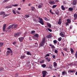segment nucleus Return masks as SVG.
<instances>
[{
    "instance_id": "nucleus-1",
    "label": "nucleus",
    "mask_w": 77,
    "mask_h": 77,
    "mask_svg": "<svg viewBox=\"0 0 77 77\" xmlns=\"http://www.w3.org/2000/svg\"><path fill=\"white\" fill-rule=\"evenodd\" d=\"M45 38L44 37L42 39V42L40 43V45L41 46H44V44L45 43Z\"/></svg>"
},
{
    "instance_id": "nucleus-2",
    "label": "nucleus",
    "mask_w": 77,
    "mask_h": 77,
    "mask_svg": "<svg viewBox=\"0 0 77 77\" xmlns=\"http://www.w3.org/2000/svg\"><path fill=\"white\" fill-rule=\"evenodd\" d=\"M38 20H39V21H38V22L40 23L42 25H44V20L42 19V18H40V17H38Z\"/></svg>"
},
{
    "instance_id": "nucleus-3",
    "label": "nucleus",
    "mask_w": 77,
    "mask_h": 77,
    "mask_svg": "<svg viewBox=\"0 0 77 77\" xmlns=\"http://www.w3.org/2000/svg\"><path fill=\"white\" fill-rule=\"evenodd\" d=\"M21 32H18V33H16L14 34V36L15 38H17L19 36H20L21 35Z\"/></svg>"
},
{
    "instance_id": "nucleus-4",
    "label": "nucleus",
    "mask_w": 77,
    "mask_h": 77,
    "mask_svg": "<svg viewBox=\"0 0 77 77\" xmlns=\"http://www.w3.org/2000/svg\"><path fill=\"white\" fill-rule=\"evenodd\" d=\"M49 45V46H50V47H51L52 48V51H53V52H54V49L56 48L54 46V45H52L51 44H50Z\"/></svg>"
},
{
    "instance_id": "nucleus-5",
    "label": "nucleus",
    "mask_w": 77,
    "mask_h": 77,
    "mask_svg": "<svg viewBox=\"0 0 77 77\" xmlns=\"http://www.w3.org/2000/svg\"><path fill=\"white\" fill-rule=\"evenodd\" d=\"M42 74L43 75L42 77H45L46 75H47V71L44 70L42 72Z\"/></svg>"
},
{
    "instance_id": "nucleus-6",
    "label": "nucleus",
    "mask_w": 77,
    "mask_h": 77,
    "mask_svg": "<svg viewBox=\"0 0 77 77\" xmlns=\"http://www.w3.org/2000/svg\"><path fill=\"white\" fill-rule=\"evenodd\" d=\"M24 39V37H21L19 38V40L20 42H23Z\"/></svg>"
},
{
    "instance_id": "nucleus-7",
    "label": "nucleus",
    "mask_w": 77,
    "mask_h": 77,
    "mask_svg": "<svg viewBox=\"0 0 77 77\" xmlns=\"http://www.w3.org/2000/svg\"><path fill=\"white\" fill-rule=\"evenodd\" d=\"M77 3V0H73L72 2V4L73 5H76Z\"/></svg>"
},
{
    "instance_id": "nucleus-8",
    "label": "nucleus",
    "mask_w": 77,
    "mask_h": 77,
    "mask_svg": "<svg viewBox=\"0 0 77 77\" xmlns=\"http://www.w3.org/2000/svg\"><path fill=\"white\" fill-rule=\"evenodd\" d=\"M14 25H10L7 28V29H14Z\"/></svg>"
},
{
    "instance_id": "nucleus-9",
    "label": "nucleus",
    "mask_w": 77,
    "mask_h": 77,
    "mask_svg": "<svg viewBox=\"0 0 77 77\" xmlns=\"http://www.w3.org/2000/svg\"><path fill=\"white\" fill-rule=\"evenodd\" d=\"M49 3L50 5H55V4H56L55 2L52 1H49Z\"/></svg>"
},
{
    "instance_id": "nucleus-10",
    "label": "nucleus",
    "mask_w": 77,
    "mask_h": 77,
    "mask_svg": "<svg viewBox=\"0 0 77 77\" xmlns=\"http://www.w3.org/2000/svg\"><path fill=\"white\" fill-rule=\"evenodd\" d=\"M43 6V4L41 3L40 4L38 5V8H42Z\"/></svg>"
},
{
    "instance_id": "nucleus-11",
    "label": "nucleus",
    "mask_w": 77,
    "mask_h": 77,
    "mask_svg": "<svg viewBox=\"0 0 77 77\" xmlns=\"http://www.w3.org/2000/svg\"><path fill=\"white\" fill-rule=\"evenodd\" d=\"M60 36H61L63 38L65 37V35H63V32H61V33H60Z\"/></svg>"
},
{
    "instance_id": "nucleus-12",
    "label": "nucleus",
    "mask_w": 77,
    "mask_h": 77,
    "mask_svg": "<svg viewBox=\"0 0 77 77\" xmlns=\"http://www.w3.org/2000/svg\"><path fill=\"white\" fill-rule=\"evenodd\" d=\"M11 53V51H7L6 52V56H9L10 54Z\"/></svg>"
},
{
    "instance_id": "nucleus-13",
    "label": "nucleus",
    "mask_w": 77,
    "mask_h": 77,
    "mask_svg": "<svg viewBox=\"0 0 77 77\" xmlns=\"http://www.w3.org/2000/svg\"><path fill=\"white\" fill-rule=\"evenodd\" d=\"M73 17L74 18V20H76L77 18V14H76V13H75L73 15Z\"/></svg>"
},
{
    "instance_id": "nucleus-14",
    "label": "nucleus",
    "mask_w": 77,
    "mask_h": 77,
    "mask_svg": "<svg viewBox=\"0 0 77 77\" xmlns=\"http://www.w3.org/2000/svg\"><path fill=\"white\" fill-rule=\"evenodd\" d=\"M75 71V70H69V71H68V72H70V73H73V72H74Z\"/></svg>"
},
{
    "instance_id": "nucleus-15",
    "label": "nucleus",
    "mask_w": 77,
    "mask_h": 77,
    "mask_svg": "<svg viewBox=\"0 0 77 77\" xmlns=\"http://www.w3.org/2000/svg\"><path fill=\"white\" fill-rule=\"evenodd\" d=\"M46 60L48 62H50L51 59L50 57H47L46 58Z\"/></svg>"
},
{
    "instance_id": "nucleus-16",
    "label": "nucleus",
    "mask_w": 77,
    "mask_h": 77,
    "mask_svg": "<svg viewBox=\"0 0 77 77\" xmlns=\"http://www.w3.org/2000/svg\"><path fill=\"white\" fill-rule=\"evenodd\" d=\"M47 25L49 28H51V25L50 23H47Z\"/></svg>"
},
{
    "instance_id": "nucleus-17",
    "label": "nucleus",
    "mask_w": 77,
    "mask_h": 77,
    "mask_svg": "<svg viewBox=\"0 0 77 77\" xmlns=\"http://www.w3.org/2000/svg\"><path fill=\"white\" fill-rule=\"evenodd\" d=\"M3 14L4 15V16H3V17H5V12H2L0 14V15H2Z\"/></svg>"
},
{
    "instance_id": "nucleus-18",
    "label": "nucleus",
    "mask_w": 77,
    "mask_h": 77,
    "mask_svg": "<svg viewBox=\"0 0 77 77\" xmlns=\"http://www.w3.org/2000/svg\"><path fill=\"white\" fill-rule=\"evenodd\" d=\"M25 57L26 56H25V55L21 56L20 57V59H23L25 58Z\"/></svg>"
},
{
    "instance_id": "nucleus-19",
    "label": "nucleus",
    "mask_w": 77,
    "mask_h": 77,
    "mask_svg": "<svg viewBox=\"0 0 77 77\" xmlns=\"http://www.w3.org/2000/svg\"><path fill=\"white\" fill-rule=\"evenodd\" d=\"M31 9L32 11H35V8L33 7H31Z\"/></svg>"
},
{
    "instance_id": "nucleus-20",
    "label": "nucleus",
    "mask_w": 77,
    "mask_h": 77,
    "mask_svg": "<svg viewBox=\"0 0 77 77\" xmlns=\"http://www.w3.org/2000/svg\"><path fill=\"white\" fill-rule=\"evenodd\" d=\"M61 8L62 10H63V11H65V8L64 7V6H63V5L61 6Z\"/></svg>"
},
{
    "instance_id": "nucleus-21",
    "label": "nucleus",
    "mask_w": 77,
    "mask_h": 77,
    "mask_svg": "<svg viewBox=\"0 0 77 77\" xmlns=\"http://www.w3.org/2000/svg\"><path fill=\"white\" fill-rule=\"evenodd\" d=\"M57 64L56 62H54V67H56L57 66Z\"/></svg>"
},
{
    "instance_id": "nucleus-22",
    "label": "nucleus",
    "mask_w": 77,
    "mask_h": 77,
    "mask_svg": "<svg viewBox=\"0 0 77 77\" xmlns=\"http://www.w3.org/2000/svg\"><path fill=\"white\" fill-rule=\"evenodd\" d=\"M30 17V15L29 14H26L25 15V18H29Z\"/></svg>"
},
{
    "instance_id": "nucleus-23",
    "label": "nucleus",
    "mask_w": 77,
    "mask_h": 77,
    "mask_svg": "<svg viewBox=\"0 0 77 77\" xmlns=\"http://www.w3.org/2000/svg\"><path fill=\"white\" fill-rule=\"evenodd\" d=\"M65 74H67V73L66 72V71H64L63 72H62V75H65Z\"/></svg>"
},
{
    "instance_id": "nucleus-24",
    "label": "nucleus",
    "mask_w": 77,
    "mask_h": 77,
    "mask_svg": "<svg viewBox=\"0 0 77 77\" xmlns=\"http://www.w3.org/2000/svg\"><path fill=\"white\" fill-rule=\"evenodd\" d=\"M47 38L48 39L49 38H51V35H49L46 36Z\"/></svg>"
},
{
    "instance_id": "nucleus-25",
    "label": "nucleus",
    "mask_w": 77,
    "mask_h": 77,
    "mask_svg": "<svg viewBox=\"0 0 77 77\" xmlns=\"http://www.w3.org/2000/svg\"><path fill=\"white\" fill-rule=\"evenodd\" d=\"M55 12L56 14L57 15H59V11L58 10H57V11H55Z\"/></svg>"
},
{
    "instance_id": "nucleus-26",
    "label": "nucleus",
    "mask_w": 77,
    "mask_h": 77,
    "mask_svg": "<svg viewBox=\"0 0 77 77\" xmlns=\"http://www.w3.org/2000/svg\"><path fill=\"white\" fill-rule=\"evenodd\" d=\"M67 22L69 23V24H70V23H71V20H70L69 19H67Z\"/></svg>"
},
{
    "instance_id": "nucleus-27",
    "label": "nucleus",
    "mask_w": 77,
    "mask_h": 77,
    "mask_svg": "<svg viewBox=\"0 0 77 77\" xmlns=\"http://www.w3.org/2000/svg\"><path fill=\"white\" fill-rule=\"evenodd\" d=\"M42 66L44 68H45L46 67V65L45 64H42Z\"/></svg>"
},
{
    "instance_id": "nucleus-28",
    "label": "nucleus",
    "mask_w": 77,
    "mask_h": 77,
    "mask_svg": "<svg viewBox=\"0 0 77 77\" xmlns=\"http://www.w3.org/2000/svg\"><path fill=\"white\" fill-rule=\"evenodd\" d=\"M27 55H29V56H32V54L30 53V52H28L26 53Z\"/></svg>"
},
{
    "instance_id": "nucleus-29",
    "label": "nucleus",
    "mask_w": 77,
    "mask_h": 77,
    "mask_svg": "<svg viewBox=\"0 0 77 77\" xmlns=\"http://www.w3.org/2000/svg\"><path fill=\"white\" fill-rule=\"evenodd\" d=\"M53 42L54 44H57V40H54Z\"/></svg>"
},
{
    "instance_id": "nucleus-30",
    "label": "nucleus",
    "mask_w": 77,
    "mask_h": 77,
    "mask_svg": "<svg viewBox=\"0 0 77 77\" xmlns=\"http://www.w3.org/2000/svg\"><path fill=\"white\" fill-rule=\"evenodd\" d=\"M69 10L70 11H72L73 10V8H69Z\"/></svg>"
},
{
    "instance_id": "nucleus-31",
    "label": "nucleus",
    "mask_w": 77,
    "mask_h": 77,
    "mask_svg": "<svg viewBox=\"0 0 77 77\" xmlns=\"http://www.w3.org/2000/svg\"><path fill=\"white\" fill-rule=\"evenodd\" d=\"M4 70V69L3 67H1L0 68V71H1V72L3 71V70Z\"/></svg>"
},
{
    "instance_id": "nucleus-32",
    "label": "nucleus",
    "mask_w": 77,
    "mask_h": 77,
    "mask_svg": "<svg viewBox=\"0 0 77 77\" xmlns=\"http://www.w3.org/2000/svg\"><path fill=\"white\" fill-rule=\"evenodd\" d=\"M54 52L55 53H56V54H57L58 53V51L56 50H55Z\"/></svg>"
},
{
    "instance_id": "nucleus-33",
    "label": "nucleus",
    "mask_w": 77,
    "mask_h": 77,
    "mask_svg": "<svg viewBox=\"0 0 77 77\" xmlns=\"http://www.w3.org/2000/svg\"><path fill=\"white\" fill-rule=\"evenodd\" d=\"M39 35L38 34H36L34 35V36H35V37H37V38H38Z\"/></svg>"
},
{
    "instance_id": "nucleus-34",
    "label": "nucleus",
    "mask_w": 77,
    "mask_h": 77,
    "mask_svg": "<svg viewBox=\"0 0 77 77\" xmlns=\"http://www.w3.org/2000/svg\"><path fill=\"white\" fill-rule=\"evenodd\" d=\"M17 27H18V26H17V25H14V27H13V29H16V28H17Z\"/></svg>"
},
{
    "instance_id": "nucleus-35",
    "label": "nucleus",
    "mask_w": 77,
    "mask_h": 77,
    "mask_svg": "<svg viewBox=\"0 0 77 77\" xmlns=\"http://www.w3.org/2000/svg\"><path fill=\"white\" fill-rule=\"evenodd\" d=\"M40 63H44V60H42V61H40Z\"/></svg>"
},
{
    "instance_id": "nucleus-36",
    "label": "nucleus",
    "mask_w": 77,
    "mask_h": 77,
    "mask_svg": "<svg viewBox=\"0 0 77 77\" xmlns=\"http://www.w3.org/2000/svg\"><path fill=\"white\" fill-rule=\"evenodd\" d=\"M57 6V5H54L52 6V8L53 9H54L55 8H56V7Z\"/></svg>"
},
{
    "instance_id": "nucleus-37",
    "label": "nucleus",
    "mask_w": 77,
    "mask_h": 77,
    "mask_svg": "<svg viewBox=\"0 0 77 77\" xmlns=\"http://www.w3.org/2000/svg\"><path fill=\"white\" fill-rule=\"evenodd\" d=\"M70 50L71 51V53H73L74 52V50L72 48H70Z\"/></svg>"
},
{
    "instance_id": "nucleus-38",
    "label": "nucleus",
    "mask_w": 77,
    "mask_h": 77,
    "mask_svg": "<svg viewBox=\"0 0 77 77\" xmlns=\"http://www.w3.org/2000/svg\"><path fill=\"white\" fill-rule=\"evenodd\" d=\"M3 45V43H0V46L1 47H2Z\"/></svg>"
},
{
    "instance_id": "nucleus-39",
    "label": "nucleus",
    "mask_w": 77,
    "mask_h": 77,
    "mask_svg": "<svg viewBox=\"0 0 77 77\" xmlns=\"http://www.w3.org/2000/svg\"><path fill=\"white\" fill-rule=\"evenodd\" d=\"M63 50L64 51H67L68 50V48H65L63 49Z\"/></svg>"
},
{
    "instance_id": "nucleus-40",
    "label": "nucleus",
    "mask_w": 77,
    "mask_h": 77,
    "mask_svg": "<svg viewBox=\"0 0 77 77\" xmlns=\"http://www.w3.org/2000/svg\"><path fill=\"white\" fill-rule=\"evenodd\" d=\"M47 56H50V54H46L45 57H47Z\"/></svg>"
},
{
    "instance_id": "nucleus-41",
    "label": "nucleus",
    "mask_w": 77,
    "mask_h": 77,
    "mask_svg": "<svg viewBox=\"0 0 77 77\" xmlns=\"http://www.w3.org/2000/svg\"><path fill=\"white\" fill-rule=\"evenodd\" d=\"M44 19L45 21H49V19H47V17H45Z\"/></svg>"
},
{
    "instance_id": "nucleus-42",
    "label": "nucleus",
    "mask_w": 77,
    "mask_h": 77,
    "mask_svg": "<svg viewBox=\"0 0 77 77\" xmlns=\"http://www.w3.org/2000/svg\"><path fill=\"white\" fill-rule=\"evenodd\" d=\"M12 6H14V7H16V6H18V5L15 4V5H13Z\"/></svg>"
},
{
    "instance_id": "nucleus-43",
    "label": "nucleus",
    "mask_w": 77,
    "mask_h": 77,
    "mask_svg": "<svg viewBox=\"0 0 77 77\" xmlns=\"http://www.w3.org/2000/svg\"><path fill=\"white\" fill-rule=\"evenodd\" d=\"M52 11L51 10H50V13H51V14H52L53 15V14H54V13L52 12Z\"/></svg>"
},
{
    "instance_id": "nucleus-44",
    "label": "nucleus",
    "mask_w": 77,
    "mask_h": 77,
    "mask_svg": "<svg viewBox=\"0 0 77 77\" xmlns=\"http://www.w3.org/2000/svg\"><path fill=\"white\" fill-rule=\"evenodd\" d=\"M48 30L49 31V32H52V30L50 28H48Z\"/></svg>"
},
{
    "instance_id": "nucleus-45",
    "label": "nucleus",
    "mask_w": 77,
    "mask_h": 77,
    "mask_svg": "<svg viewBox=\"0 0 77 77\" xmlns=\"http://www.w3.org/2000/svg\"><path fill=\"white\" fill-rule=\"evenodd\" d=\"M12 12L14 14H16V12L14 10H12Z\"/></svg>"
},
{
    "instance_id": "nucleus-46",
    "label": "nucleus",
    "mask_w": 77,
    "mask_h": 77,
    "mask_svg": "<svg viewBox=\"0 0 77 77\" xmlns=\"http://www.w3.org/2000/svg\"><path fill=\"white\" fill-rule=\"evenodd\" d=\"M35 31H34V30H33L32 31H31V34H33V33H35Z\"/></svg>"
},
{
    "instance_id": "nucleus-47",
    "label": "nucleus",
    "mask_w": 77,
    "mask_h": 77,
    "mask_svg": "<svg viewBox=\"0 0 77 77\" xmlns=\"http://www.w3.org/2000/svg\"><path fill=\"white\" fill-rule=\"evenodd\" d=\"M61 40H62V38L60 37L58 38V41H60Z\"/></svg>"
},
{
    "instance_id": "nucleus-48",
    "label": "nucleus",
    "mask_w": 77,
    "mask_h": 77,
    "mask_svg": "<svg viewBox=\"0 0 77 77\" xmlns=\"http://www.w3.org/2000/svg\"><path fill=\"white\" fill-rule=\"evenodd\" d=\"M7 50H10V51H12V50H11V48H7Z\"/></svg>"
},
{
    "instance_id": "nucleus-49",
    "label": "nucleus",
    "mask_w": 77,
    "mask_h": 77,
    "mask_svg": "<svg viewBox=\"0 0 77 77\" xmlns=\"http://www.w3.org/2000/svg\"><path fill=\"white\" fill-rule=\"evenodd\" d=\"M11 53H10L11 56H12V54H13V53H12V51H11Z\"/></svg>"
},
{
    "instance_id": "nucleus-50",
    "label": "nucleus",
    "mask_w": 77,
    "mask_h": 77,
    "mask_svg": "<svg viewBox=\"0 0 77 77\" xmlns=\"http://www.w3.org/2000/svg\"><path fill=\"white\" fill-rule=\"evenodd\" d=\"M6 27H3V31H5V29H6Z\"/></svg>"
},
{
    "instance_id": "nucleus-51",
    "label": "nucleus",
    "mask_w": 77,
    "mask_h": 77,
    "mask_svg": "<svg viewBox=\"0 0 77 77\" xmlns=\"http://www.w3.org/2000/svg\"><path fill=\"white\" fill-rule=\"evenodd\" d=\"M62 23V22H58V24L60 25L61 23Z\"/></svg>"
},
{
    "instance_id": "nucleus-52",
    "label": "nucleus",
    "mask_w": 77,
    "mask_h": 77,
    "mask_svg": "<svg viewBox=\"0 0 77 77\" xmlns=\"http://www.w3.org/2000/svg\"><path fill=\"white\" fill-rule=\"evenodd\" d=\"M69 28L70 29H72V26L71 25L70 26Z\"/></svg>"
},
{
    "instance_id": "nucleus-53",
    "label": "nucleus",
    "mask_w": 77,
    "mask_h": 77,
    "mask_svg": "<svg viewBox=\"0 0 77 77\" xmlns=\"http://www.w3.org/2000/svg\"><path fill=\"white\" fill-rule=\"evenodd\" d=\"M61 20H62V19H61V18H60L58 21V22H61Z\"/></svg>"
},
{
    "instance_id": "nucleus-54",
    "label": "nucleus",
    "mask_w": 77,
    "mask_h": 77,
    "mask_svg": "<svg viewBox=\"0 0 77 77\" xmlns=\"http://www.w3.org/2000/svg\"><path fill=\"white\" fill-rule=\"evenodd\" d=\"M17 14H20V12L18 11H17L16 12Z\"/></svg>"
},
{
    "instance_id": "nucleus-55",
    "label": "nucleus",
    "mask_w": 77,
    "mask_h": 77,
    "mask_svg": "<svg viewBox=\"0 0 77 77\" xmlns=\"http://www.w3.org/2000/svg\"><path fill=\"white\" fill-rule=\"evenodd\" d=\"M12 8V5H10L9 6H8V8Z\"/></svg>"
},
{
    "instance_id": "nucleus-56",
    "label": "nucleus",
    "mask_w": 77,
    "mask_h": 77,
    "mask_svg": "<svg viewBox=\"0 0 77 77\" xmlns=\"http://www.w3.org/2000/svg\"><path fill=\"white\" fill-rule=\"evenodd\" d=\"M69 23H68V22H66V26H68V24Z\"/></svg>"
},
{
    "instance_id": "nucleus-57",
    "label": "nucleus",
    "mask_w": 77,
    "mask_h": 77,
    "mask_svg": "<svg viewBox=\"0 0 77 77\" xmlns=\"http://www.w3.org/2000/svg\"><path fill=\"white\" fill-rule=\"evenodd\" d=\"M55 2H59V1L58 0H55Z\"/></svg>"
},
{
    "instance_id": "nucleus-58",
    "label": "nucleus",
    "mask_w": 77,
    "mask_h": 77,
    "mask_svg": "<svg viewBox=\"0 0 77 77\" xmlns=\"http://www.w3.org/2000/svg\"><path fill=\"white\" fill-rule=\"evenodd\" d=\"M6 24H5L4 25L3 27H6Z\"/></svg>"
},
{
    "instance_id": "nucleus-59",
    "label": "nucleus",
    "mask_w": 77,
    "mask_h": 77,
    "mask_svg": "<svg viewBox=\"0 0 77 77\" xmlns=\"http://www.w3.org/2000/svg\"><path fill=\"white\" fill-rule=\"evenodd\" d=\"M8 2V1H7V0H5L3 1V2H4V3H6V2Z\"/></svg>"
},
{
    "instance_id": "nucleus-60",
    "label": "nucleus",
    "mask_w": 77,
    "mask_h": 77,
    "mask_svg": "<svg viewBox=\"0 0 77 77\" xmlns=\"http://www.w3.org/2000/svg\"><path fill=\"white\" fill-rule=\"evenodd\" d=\"M52 57H53V59H55V55H54L52 56Z\"/></svg>"
},
{
    "instance_id": "nucleus-61",
    "label": "nucleus",
    "mask_w": 77,
    "mask_h": 77,
    "mask_svg": "<svg viewBox=\"0 0 77 77\" xmlns=\"http://www.w3.org/2000/svg\"><path fill=\"white\" fill-rule=\"evenodd\" d=\"M49 68L50 69H53V68H52V67H51V66H49Z\"/></svg>"
},
{
    "instance_id": "nucleus-62",
    "label": "nucleus",
    "mask_w": 77,
    "mask_h": 77,
    "mask_svg": "<svg viewBox=\"0 0 77 77\" xmlns=\"http://www.w3.org/2000/svg\"><path fill=\"white\" fill-rule=\"evenodd\" d=\"M13 43V45H15V44H16V42H14Z\"/></svg>"
},
{
    "instance_id": "nucleus-63",
    "label": "nucleus",
    "mask_w": 77,
    "mask_h": 77,
    "mask_svg": "<svg viewBox=\"0 0 77 77\" xmlns=\"http://www.w3.org/2000/svg\"><path fill=\"white\" fill-rule=\"evenodd\" d=\"M5 17H8L9 16V14H5Z\"/></svg>"
},
{
    "instance_id": "nucleus-64",
    "label": "nucleus",
    "mask_w": 77,
    "mask_h": 77,
    "mask_svg": "<svg viewBox=\"0 0 77 77\" xmlns=\"http://www.w3.org/2000/svg\"><path fill=\"white\" fill-rule=\"evenodd\" d=\"M29 40H32V38H31V37H29Z\"/></svg>"
}]
</instances>
